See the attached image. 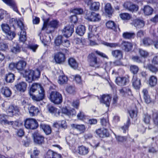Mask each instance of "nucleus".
<instances>
[{"label":"nucleus","mask_w":158,"mask_h":158,"mask_svg":"<svg viewBox=\"0 0 158 158\" xmlns=\"http://www.w3.org/2000/svg\"><path fill=\"white\" fill-rule=\"evenodd\" d=\"M78 151V153L82 155H86L89 152L88 148L83 146H79Z\"/></svg>","instance_id":"e433bc0d"},{"label":"nucleus","mask_w":158,"mask_h":158,"mask_svg":"<svg viewBox=\"0 0 158 158\" xmlns=\"http://www.w3.org/2000/svg\"><path fill=\"white\" fill-rule=\"evenodd\" d=\"M140 55L143 57H146L148 55V52L142 49H139V51Z\"/></svg>","instance_id":"0e129e2a"},{"label":"nucleus","mask_w":158,"mask_h":158,"mask_svg":"<svg viewBox=\"0 0 158 158\" xmlns=\"http://www.w3.org/2000/svg\"><path fill=\"white\" fill-rule=\"evenodd\" d=\"M58 22L56 20L50 21L48 24L47 22H44L42 30H47L49 27L56 28L58 26Z\"/></svg>","instance_id":"dca6fc26"},{"label":"nucleus","mask_w":158,"mask_h":158,"mask_svg":"<svg viewBox=\"0 0 158 158\" xmlns=\"http://www.w3.org/2000/svg\"><path fill=\"white\" fill-rule=\"evenodd\" d=\"M132 24L137 28L139 29L144 27L145 25V22L142 20L136 19L133 21Z\"/></svg>","instance_id":"5701e85b"},{"label":"nucleus","mask_w":158,"mask_h":158,"mask_svg":"<svg viewBox=\"0 0 158 158\" xmlns=\"http://www.w3.org/2000/svg\"><path fill=\"white\" fill-rule=\"evenodd\" d=\"M132 85L136 89H139L141 86V81L136 75H134L131 80Z\"/></svg>","instance_id":"6ab92c4d"},{"label":"nucleus","mask_w":158,"mask_h":158,"mask_svg":"<svg viewBox=\"0 0 158 158\" xmlns=\"http://www.w3.org/2000/svg\"><path fill=\"white\" fill-rule=\"evenodd\" d=\"M103 44L105 46L110 48H115L119 46V44L118 43H109L106 42H104L103 43Z\"/></svg>","instance_id":"13d9d810"},{"label":"nucleus","mask_w":158,"mask_h":158,"mask_svg":"<svg viewBox=\"0 0 158 158\" xmlns=\"http://www.w3.org/2000/svg\"><path fill=\"white\" fill-rule=\"evenodd\" d=\"M77 117L78 119L80 120H83L85 119L86 117L83 112L82 111H80L77 115Z\"/></svg>","instance_id":"e2e57ef3"},{"label":"nucleus","mask_w":158,"mask_h":158,"mask_svg":"<svg viewBox=\"0 0 158 158\" xmlns=\"http://www.w3.org/2000/svg\"><path fill=\"white\" fill-rule=\"evenodd\" d=\"M6 124L10 126L13 128L16 129L21 126L22 124L21 123L19 122L18 120H16L14 121H6Z\"/></svg>","instance_id":"4be33fe9"},{"label":"nucleus","mask_w":158,"mask_h":158,"mask_svg":"<svg viewBox=\"0 0 158 158\" xmlns=\"http://www.w3.org/2000/svg\"><path fill=\"white\" fill-rule=\"evenodd\" d=\"M16 64V69L18 70L22 71L25 68L26 65V62L24 60H20Z\"/></svg>","instance_id":"58836bf2"},{"label":"nucleus","mask_w":158,"mask_h":158,"mask_svg":"<svg viewBox=\"0 0 158 158\" xmlns=\"http://www.w3.org/2000/svg\"><path fill=\"white\" fill-rule=\"evenodd\" d=\"M143 10L145 15H151L153 11V9L148 6H145Z\"/></svg>","instance_id":"a18cd8bd"},{"label":"nucleus","mask_w":158,"mask_h":158,"mask_svg":"<svg viewBox=\"0 0 158 158\" xmlns=\"http://www.w3.org/2000/svg\"><path fill=\"white\" fill-rule=\"evenodd\" d=\"M40 127L46 135H48L51 134V129L49 125L44 124H41L40 125Z\"/></svg>","instance_id":"f704fd0d"},{"label":"nucleus","mask_w":158,"mask_h":158,"mask_svg":"<svg viewBox=\"0 0 158 158\" xmlns=\"http://www.w3.org/2000/svg\"><path fill=\"white\" fill-rule=\"evenodd\" d=\"M120 94L123 96L126 97L132 95L131 91L128 87H124L119 90Z\"/></svg>","instance_id":"412c9836"},{"label":"nucleus","mask_w":158,"mask_h":158,"mask_svg":"<svg viewBox=\"0 0 158 158\" xmlns=\"http://www.w3.org/2000/svg\"><path fill=\"white\" fill-rule=\"evenodd\" d=\"M35 143L38 144H41L44 142V137L38 132H35L33 134Z\"/></svg>","instance_id":"4468645a"},{"label":"nucleus","mask_w":158,"mask_h":158,"mask_svg":"<svg viewBox=\"0 0 158 158\" xmlns=\"http://www.w3.org/2000/svg\"><path fill=\"white\" fill-rule=\"evenodd\" d=\"M68 80L67 77L64 75H63L59 77L58 82L60 85H63L66 83Z\"/></svg>","instance_id":"79ce46f5"},{"label":"nucleus","mask_w":158,"mask_h":158,"mask_svg":"<svg viewBox=\"0 0 158 158\" xmlns=\"http://www.w3.org/2000/svg\"><path fill=\"white\" fill-rule=\"evenodd\" d=\"M101 123L103 127H109V123L108 119L104 118L101 119Z\"/></svg>","instance_id":"bf43d9fd"},{"label":"nucleus","mask_w":158,"mask_h":158,"mask_svg":"<svg viewBox=\"0 0 158 158\" xmlns=\"http://www.w3.org/2000/svg\"><path fill=\"white\" fill-rule=\"evenodd\" d=\"M19 112V110L18 107L13 105L9 106L6 110L7 113L10 116L18 115Z\"/></svg>","instance_id":"9b49d317"},{"label":"nucleus","mask_w":158,"mask_h":158,"mask_svg":"<svg viewBox=\"0 0 158 158\" xmlns=\"http://www.w3.org/2000/svg\"><path fill=\"white\" fill-rule=\"evenodd\" d=\"M48 111L52 114H53L56 116H58L60 115L61 111L55 107L49 106L48 107Z\"/></svg>","instance_id":"cd10ccee"},{"label":"nucleus","mask_w":158,"mask_h":158,"mask_svg":"<svg viewBox=\"0 0 158 158\" xmlns=\"http://www.w3.org/2000/svg\"><path fill=\"white\" fill-rule=\"evenodd\" d=\"M61 156L49 150L47 153L45 158H61Z\"/></svg>","instance_id":"a878e982"},{"label":"nucleus","mask_w":158,"mask_h":158,"mask_svg":"<svg viewBox=\"0 0 158 158\" xmlns=\"http://www.w3.org/2000/svg\"><path fill=\"white\" fill-rule=\"evenodd\" d=\"M51 101L56 104H59L62 102L63 98L61 94L56 91L51 92L49 97Z\"/></svg>","instance_id":"7ed1b4c3"},{"label":"nucleus","mask_w":158,"mask_h":158,"mask_svg":"<svg viewBox=\"0 0 158 158\" xmlns=\"http://www.w3.org/2000/svg\"><path fill=\"white\" fill-rule=\"evenodd\" d=\"M15 79L14 75L11 73H8L5 76V80L7 82L11 83L13 82Z\"/></svg>","instance_id":"37998d69"},{"label":"nucleus","mask_w":158,"mask_h":158,"mask_svg":"<svg viewBox=\"0 0 158 158\" xmlns=\"http://www.w3.org/2000/svg\"><path fill=\"white\" fill-rule=\"evenodd\" d=\"M129 113L130 117L131 118L135 117L137 115V113L136 111L135 110H131L128 111Z\"/></svg>","instance_id":"338daca9"},{"label":"nucleus","mask_w":158,"mask_h":158,"mask_svg":"<svg viewBox=\"0 0 158 158\" xmlns=\"http://www.w3.org/2000/svg\"><path fill=\"white\" fill-rule=\"evenodd\" d=\"M105 12L107 14L108 17H110L113 13V10L111 4L109 3H107L105 6Z\"/></svg>","instance_id":"a19ab883"},{"label":"nucleus","mask_w":158,"mask_h":158,"mask_svg":"<svg viewBox=\"0 0 158 158\" xmlns=\"http://www.w3.org/2000/svg\"><path fill=\"white\" fill-rule=\"evenodd\" d=\"M0 48L1 50L5 51L8 49V45L6 43H1L0 44Z\"/></svg>","instance_id":"69168bd1"},{"label":"nucleus","mask_w":158,"mask_h":158,"mask_svg":"<svg viewBox=\"0 0 158 158\" xmlns=\"http://www.w3.org/2000/svg\"><path fill=\"white\" fill-rule=\"evenodd\" d=\"M38 47L37 44H30L28 46V48L32 50L33 52H35Z\"/></svg>","instance_id":"774afa93"},{"label":"nucleus","mask_w":158,"mask_h":158,"mask_svg":"<svg viewBox=\"0 0 158 158\" xmlns=\"http://www.w3.org/2000/svg\"><path fill=\"white\" fill-rule=\"evenodd\" d=\"M10 51L12 53L16 54L21 51V47L17 43H14L10 48Z\"/></svg>","instance_id":"72a5a7b5"},{"label":"nucleus","mask_w":158,"mask_h":158,"mask_svg":"<svg viewBox=\"0 0 158 158\" xmlns=\"http://www.w3.org/2000/svg\"><path fill=\"white\" fill-rule=\"evenodd\" d=\"M54 59L56 62L57 64H62L64 63L65 60V54L61 52H57L55 54Z\"/></svg>","instance_id":"ddd939ff"},{"label":"nucleus","mask_w":158,"mask_h":158,"mask_svg":"<svg viewBox=\"0 0 158 158\" xmlns=\"http://www.w3.org/2000/svg\"><path fill=\"white\" fill-rule=\"evenodd\" d=\"M4 3L9 6L14 11L20 15L17 7V3L15 0H2Z\"/></svg>","instance_id":"6e6552de"},{"label":"nucleus","mask_w":158,"mask_h":158,"mask_svg":"<svg viewBox=\"0 0 158 158\" xmlns=\"http://www.w3.org/2000/svg\"><path fill=\"white\" fill-rule=\"evenodd\" d=\"M62 113L69 116H70L75 115L76 111L74 109H72L70 110H68L66 108H63L61 109Z\"/></svg>","instance_id":"2f4dec72"},{"label":"nucleus","mask_w":158,"mask_h":158,"mask_svg":"<svg viewBox=\"0 0 158 158\" xmlns=\"http://www.w3.org/2000/svg\"><path fill=\"white\" fill-rule=\"evenodd\" d=\"M66 91L69 94H74L76 92V88L74 86L70 85L67 87Z\"/></svg>","instance_id":"5fc2aeb1"},{"label":"nucleus","mask_w":158,"mask_h":158,"mask_svg":"<svg viewBox=\"0 0 158 158\" xmlns=\"http://www.w3.org/2000/svg\"><path fill=\"white\" fill-rule=\"evenodd\" d=\"M85 18L89 21L93 22L99 21L101 20V16L99 14L94 12L85 10Z\"/></svg>","instance_id":"20e7f679"},{"label":"nucleus","mask_w":158,"mask_h":158,"mask_svg":"<svg viewBox=\"0 0 158 158\" xmlns=\"http://www.w3.org/2000/svg\"><path fill=\"white\" fill-rule=\"evenodd\" d=\"M144 67L148 69L150 71L153 73H156L158 71V69L152 64H149L147 66H144Z\"/></svg>","instance_id":"3c124183"},{"label":"nucleus","mask_w":158,"mask_h":158,"mask_svg":"<svg viewBox=\"0 0 158 158\" xmlns=\"http://www.w3.org/2000/svg\"><path fill=\"white\" fill-rule=\"evenodd\" d=\"M17 90L21 92H24L26 89L27 85L24 82H21L15 85Z\"/></svg>","instance_id":"393cba45"},{"label":"nucleus","mask_w":158,"mask_h":158,"mask_svg":"<svg viewBox=\"0 0 158 158\" xmlns=\"http://www.w3.org/2000/svg\"><path fill=\"white\" fill-rule=\"evenodd\" d=\"M135 35L134 33L127 32L123 33V36L124 38L129 39L134 38Z\"/></svg>","instance_id":"49530a36"},{"label":"nucleus","mask_w":158,"mask_h":158,"mask_svg":"<svg viewBox=\"0 0 158 158\" xmlns=\"http://www.w3.org/2000/svg\"><path fill=\"white\" fill-rule=\"evenodd\" d=\"M10 25L13 27L14 28H15V26L17 24L21 30L25 29L23 23L20 20L17 21L16 19L13 18L10 19Z\"/></svg>","instance_id":"2eb2a0df"},{"label":"nucleus","mask_w":158,"mask_h":158,"mask_svg":"<svg viewBox=\"0 0 158 158\" xmlns=\"http://www.w3.org/2000/svg\"><path fill=\"white\" fill-rule=\"evenodd\" d=\"M111 100V98L109 95H103L101 97L100 101L102 103H103L107 107L110 106Z\"/></svg>","instance_id":"aec40b11"},{"label":"nucleus","mask_w":158,"mask_h":158,"mask_svg":"<svg viewBox=\"0 0 158 158\" xmlns=\"http://www.w3.org/2000/svg\"><path fill=\"white\" fill-rule=\"evenodd\" d=\"M40 71L37 69L34 71L31 69L26 70L23 74L26 80L29 83L39 78L40 76Z\"/></svg>","instance_id":"f03ea898"},{"label":"nucleus","mask_w":158,"mask_h":158,"mask_svg":"<svg viewBox=\"0 0 158 158\" xmlns=\"http://www.w3.org/2000/svg\"><path fill=\"white\" fill-rule=\"evenodd\" d=\"M28 110L30 116H36L39 113L38 108L33 106L28 107Z\"/></svg>","instance_id":"b1692460"},{"label":"nucleus","mask_w":158,"mask_h":158,"mask_svg":"<svg viewBox=\"0 0 158 158\" xmlns=\"http://www.w3.org/2000/svg\"><path fill=\"white\" fill-rule=\"evenodd\" d=\"M106 25L108 29H111L117 32H119L120 31L118 25L115 23L113 21H109L106 23Z\"/></svg>","instance_id":"f8f14e48"},{"label":"nucleus","mask_w":158,"mask_h":158,"mask_svg":"<svg viewBox=\"0 0 158 158\" xmlns=\"http://www.w3.org/2000/svg\"><path fill=\"white\" fill-rule=\"evenodd\" d=\"M89 65L92 67H94L100 64V62L98 60L97 57L94 53L89 54L87 57Z\"/></svg>","instance_id":"0eeeda50"},{"label":"nucleus","mask_w":158,"mask_h":158,"mask_svg":"<svg viewBox=\"0 0 158 158\" xmlns=\"http://www.w3.org/2000/svg\"><path fill=\"white\" fill-rule=\"evenodd\" d=\"M63 42V36L59 35L56 38L54 42L56 45L58 46L62 44Z\"/></svg>","instance_id":"603ef678"},{"label":"nucleus","mask_w":158,"mask_h":158,"mask_svg":"<svg viewBox=\"0 0 158 158\" xmlns=\"http://www.w3.org/2000/svg\"><path fill=\"white\" fill-rule=\"evenodd\" d=\"M149 82L150 85L152 87L155 86L157 82L156 77L154 76H151L149 79Z\"/></svg>","instance_id":"09e8293b"},{"label":"nucleus","mask_w":158,"mask_h":158,"mask_svg":"<svg viewBox=\"0 0 158 158\" xmlns=\"http://www.w3.org/2000/svg\"><path fill=\"white\" fill-rule=\"evenodd\" d=\"M123 6L127 9L132 12L136 11L138 9V6L131 4L130 2H128L124 3Z\"/></svg>","instance_id":"f3484780"},{"label":"nucleus","mask_w":158,"mask_h":158,"mask_svg":"<svg viewBox=\"0 0 158 158\" xmlns=\"http://www.w3.org/2000/svg\"><path fill=\"white\" fill-rule=\"evenodd\" d=\"M151 119V116L148 113H144L143 115V121L146 124L150 123Z\"/></svg>","instance_id":"864d4df0"},{"label":"nucleus","mask_w":158,"mask_h":158,"mask_svg":"<svg viewBox=\"0 0 158 158\" xmlns=\"http://www.w3.org/2000/svg\"><path fill=\"white\" fill-rule=\"evenodd\" d=\"M85 27L84 26L80 25L76 28V32L77 34L81 36L85 34Z\"/></svg>","instance_id":"c756f323"},{"label":"nucleus","mask_w":158,"mask_h":158,"mask_svg":"<svg viewBox=\"0 0 158 158\" xmlns=\"http://www.w3.org/2000/svg\"><path fill=\"white\" fill-rule=\"evenodd\" d=\"M25 29L23 30H21V31L19 34L18 33V35H19V39L20 41L23 42H24L26 40V33L25 31L26 30L27 28L24 26Z\"/></svg>","instance_id":"ea45409f"},{"label":"nucleus","mask_w":158,"mask_h":158,"mask_svg":"<svg viewBox=\"0 0 158 158\" xmlns=\"http://www.w3.org/2000/svg\"><path fill=\"white\" fill-rule=\"evenodd\" d=\"M130 70L131 73L134 74H136L139 71V68L137 66L131 65L130 67Z\"/></svg>","instance_id":"4d7b16f0"},{"label":"nucleus","mask_w":158,"mask_h":158,"mask_svg":"<svg viewBox=\"0 0 158 158\" xmlns=\"http://www.w3.org/2000/svg\"><path fill=\"white\" fill-rule=\"evenodd\" d=\"M133 45L132 44L128 42L123 41L122 43V47L123 49L126 52H129L131 51Z\"/></svg>","instance_id":"bb28decb"},{"label":"nucleus","mask_w":158,"mask_h":158,"mask_svg":"<svg viewBox=\"0 0 158 158\" xmlns=\"http://www.w3.org/2000/svg\"><path fill=\"white\" fill-rule=\"evenodd\" d=\"M29 94L33 100L37 101L42 100L45 95L43 88L36 83L32 85L29 90Z\"/></svg>","instance_id":"f257e3e1"},{"label":"nucleus","mask_w":158,"mask_h":158,"mask_svg":"<svg viewBox=\"0 0 158 158\" xmlns=\"http://www.w3.org/2000/svg\"><path fill=\"white\" fill-rule=\"evenodd\" d=\"M143 45L146 46H149L153 43L152 40L148 37L144 38L142 40Z\"/></svg>","instance_id":"c03bdc74"},{"label":"nucleus","mask_w":158,"mask_h":158,"mask_svg":"<svg viewBox=\"0 0 158 158\" xmlns=\"http://www.w3.org/2000/svg\"><path fill=\"white\" fill-rule=\"evenodd\" d=\"M7 116L4 114H0V123L6 124V121H8L6 120Z\"/></svg>","instance_id":"6e6d98bb"},{"label":"nucleus","mask_w":158,"mask_h":158,"mask_svg":"<svg viewBox=\"0 0 158 158\" xmlns=\"http://www.w3.org/2000/svg\"><path fill=\"white\" fill-rule=\"evenodd\" d=\"M96 133L99 137L101 138L108 137L110 135L107 129L104 128L98 129L96 130Z\"/></svg>","instance_id":"a211bd4d"},{"label":"nucleus","mask_w":158,"mask_h":158,"mask_svg":"<svg viewBox=\"0 0 158 158\" xmlns=\"http://www.w3.org/2000/svg\"><path fill=\"white\" fill-rule=\"evenodd\" d=\"M72 12L76 14H82L83 13L84 11L81 8H75L72 10Z\"/></svg>","instance_id":"052dcab7"},{"label":"nucleus","mask_w":158,"mask_h":158,"mask_svg":"<svg viewBox=\"0 0 158 158\" xmlns=\"http://www.w3.org/2000/svg\"><path fill=\"white\" fill-rule=\"evenodd\" d=\"M88 6H89L90 9L92 10L97 11L98 10L100 6L98 2H93L91 0H83Z\"/></svg>","instance_id":"1a4fd4ad"},{"label":"nucleus","mask_w":158,"mask_h":158,"mask_svg":"<svg viewBox=\"0 0 158 158\" xmlns=\"http://www.w3.org/2000/svg\"><path fill=\"white\" fill-rule=\"evenodd\" d=\"M131 123L129 118H128L126 123L124 124V126L121 127V129L123 130V132L125 133L128 130V128L130 125Z\"/></svg>","instance_id":"8fccbe9b"},{"label":"nucleus","mask_w":158,"mask_h":158,"mask_svg":"<svg viewBox=\"0 0 158 158\" xmlns=\"http://www.w3.org/2000/svg\"><path fill=\"white\" fill-rule=\"evenodd\" d=\"M74 26L73 25H69L65 27L62 30V33L66 37L71 36L74 32Z\"/></svg>","instance_id":"9d476101"},{"label":"nucleus","mask_w":158,"mask_h":158,"mask_svg":"<svg viewBox=\"0 0 158 158\" xmlns=\"http://www.w3.org/2000/svg\"><path fill=\"white\" fill-rule=\"evenodd\" d=\"M24 126L27 129H35L38 128L39 124L35 119L29 118L25 120Z\"/></svg>","instance_id":"423d86ee"},{"label":"nucleus","mask_w":158,"mask_h":158,"mask_svg":"<svg viewBox=\"0 0 158 158\" xmlns=\"http://www.w3.org/2000/svg\"><path fill=\"white\" fill-rule=\"evenodd\" d=\"M71 126L72 127L81 132H84L85 129V125L82 124L78 125L73 124L71 125Z\"/></svg>","instance_id":"de8ad7c7"},{"label":"nucleus","mask_w":158,"mask_h":158,"mask_svg":"<svg viewBox=\"0 0 158 158\" xmlns=\"http://www.w3.org/2000/svg\"><path fill=\"white\" fill-rule=\"evenodd\" d=\"M1 92L6 97H10L12 94L10 89L7 87H3L1 89Z\"/></svg>","instance_id":"473e14b6"},{"label":"nucleus","mask_w":158,"mask_h":158,"mask_svg":"<svg viewBox=\"0 0 158 158\" xmlns=\"http://www.w3.org/2000/svg\"><path fill=\"white\" fill-rule=\"evenodd\" d=\"M68 64L70 67L75 69L78 66V64L76 60L73 58H70L68 60Z\"/></svg>","instance_id":"4c0bfd02"},{"label":"nucleus","mask_w":158,"mask_h":158,"mask_svg":"<svg viewBox=\"0 0 158 158\" xmlns=\"http://www.w3.org/2000/svg\"><path fill=\"white\" fill-rule=\"evenodd\" d=\"M120 18L123 20H129L131 18V16L127 13H124L120 15Z\"/></svg>","instance_id":"680f3d73"},{"label":"nucleus","mask_w":158,"mask_h":158,"mask_svg":"<svg viewBox=\"0 0 158 158\" xmlns=\"http://www.w3.org/2000/svg\"><path fill=\"white\" fill-rule=\"evenodd\" d=\"M142 93L145 102L147 104L149 103L151 101L148 90L146 89H143L142 90Z\"/></svg>","instance_id":"c9c22d12"},{"label":"nucleus","mask_w":158,"mask_h":158,"mask_svg":"<svg viewBox=\"0 0 158 158\" xmlns=\"http://www.w3.org/2000/svg\"><path fill=\"white\" fill-rule=\"evenodd\" d=\"M1 27L3 31L6 34V37L8 40H11L15 37L16 35L15 33L10 30V28L8 25L2 24Z\"/></svg>","instance_id":"39448f33"},{"label":"nucleus","mask_w":158,"mask_h":158,"mask_svg":"<svg viewBox=\"0 0 158 158\" xmlns=\"http://www.w3.org/2000/svg\"><path fill=\"white\" fill-rule=\"evenodd\" d=\"M111 53L114 57L118 60H120L123 58V53L121 50H116L113 51Z\"/></svg>","instance_id":"7c9ffc66"},{"label":"nucleus","mask_w":158,"mask_h":158,"mask_svg":"<svg viewBox=\"0 0 158 158\" xmlns=\"http://www.w3.org/2000/svg\"><path fill=\"white\" fill-rule=\"evenodd\" d=\"M127 79L126 77H118L115 80L116 83L119 86H123L126 85Z\"/></svg>","instance_id":"c85d7f7f"}]
</instances>
